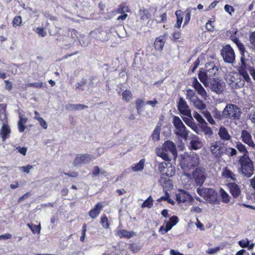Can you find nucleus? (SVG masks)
I'll return each instance as SVG.
<instances>
[{
	"instance_id": "obj_48",
	"label": "nucleus",
	"mask_w": 255,
	"mask_h": 255,
	"mask_svg": "<svg viewBox=\"0 0 255 255\" xmlns=\"http://www.w3.org/2000/svg\"><path fill=\"white\" fill-rule=\"evenodd\" d=\"M72 110H79L82 109H85L88 108L86 105L83 104H69L68 106Z\"/></svg>"
},
{
	"instance_id": "obj_16",
	"label": "nucleus",
	"mask_w": 255,
	"mask_h": 255,
	"mask_svg": "<svg viewBox=\"0 0 255 255\" xmlns=\"http://www.w3.org/2000/svg\"><path fill=\"white\" fill-rule=\"evenodd\" d=\"M210 87L213 91L215 92L218 94L222 93L224 90L223 83L218 79L213 78L211 79L210 81Z\"/></svg>"
},
{
	"instance_id": "obj_47",
	"label": "nucleus",
	"mask_w": 255,
	"mask_h": 255,
	"mask_svg": "<svg viewBox=\"0 0 255 255\" xmlns=\"http://www.w3.org/2000/svg\"><path fill=\"white\" fill-rule=\"evenodd\" d=\"M245 61V56H242L241 58V65L238 67L237 69L238 71L240 70L241 68L249 71V67H253V66L247 65Z\"/></svg>"
},
{
	"instance_id": "obj_11",
	"label": "nucleus",
	"mask_w": 255,
	"mask_h": 255,
	"mask_svg": "<svg viewBox=\"0 0 255 255\" xmlns=\"http://www.w3.org/2000/svg\"><path fill=\"white\" fill-rule=\"evenodd\" d=\"M176 200L179 204L191 202L193 198L187 192L184 190H180L179 192L176 195Z\"/></svg>"
},
{
	"instance_id": "obj_37",
	"label": "nucleus",
	"mask_w": 255,
	"mask_h": 255,
	"mask_svg": "<svg viewBox=\"0 0 255 255\" xmlns=\"http://www.w3.org/2000/svg\"><path fill=\"white\" fill-rule=\"evenodd\" d=\"M192 102H193L194 106L198 109L203 110L206 108V106L203 101L199 99L198 98Z\"/></svg>"
},
{
	"instance_id": "obj_28",
	"label": "nucleus",
	"mask_w": 255,
	"mask_h": 255,
	"mask_svg": "<svg viewBox=\"0 0 255 255\" xmlns=\"http://www.w3.org/2000/svg\"><path fill=\"white\" fill-rule=\"evenodd\" d=\"M161 129V125L158 123L151 134V137L153 141H158L160 139V133Z\"/></svg>"
},
{
	"instance_id": "obj_24",
	"label": "nucleus",
	"mask_w": 255,
	"mask_h": 255,
	"mask_svg": "<svg viewBox=\"0 0 255 255\" xmlns=\"http://www.w3.org/2000/svg\"><path fill=\"white\" fill-rule=\"evenodd\" d=\"M11 133V129L7 124H3L0 130V137L3 141L9 138Z\"/></svg>"
},
{
	"instance_id": "obj_12",
	"label": "nucleus",
	"mask_w": 255,
	"mask_h": 255,
	"mask_svg": "<svg viewBox=\"0 0 255 255\" xmlns=\"http://www.w3.org/2000/svg\"><path fill=\"white\" fill-rule=\"evenodd\" d=\"M177 109L180 113L184 116H191V111L187 104V102L180 97L177 103Z\"/></svg>"
},
{
	"instance_id": "obj_59",
	"label": "nucleus",
	"mask_w": 255,
	"mask_h": 255,
	"mask_svg": "<svg viewBox=\"0 0 255 255\" xmlns=\"http://www.w3.org/2000/svg\"><path fill=\"white\" fill-rule=\"evenodd\" d=\"M242 56H245V52L246 51V48L244 45L241 42L237 45Z\"/></svg>"
},
{
	"instance_id": "obj_54",
	"label": "nucleus",
	"mask_w": 255,
	"mask_h": 255,
	"mask_svg": "<svg viewBox=\"0 0 255 255\" xmlns=\"http://www.w3.org/2000/svg\"><path fill=\"white\" fill-rule=\"evenodd\" d=\"M86 231H87V225H86V224L84 223V224H83V226H82V235L80 238V240L82 242H83L85 241Z\"/></svg>"
},
{
	"instance_id": "obj_39",
	"label": "nucleus",
	"mask_w": 255,
	"mask_h": 255,
	"mask_svg": "<svg viewBox=\"0 0 255 255\" xmlns=\"http://www.w3.org/2000/svg\"><path fill=\"white\" fill-rule=\"evenodd\" d=\"M173 226L169 222H167L165 227L163 225L159 228V232L162 235L165 234L170 230Z\"/></svg>"
},
{
	"instance_id": "obj_17",
	"label": "nucleus",
	"mask_w": 255,
	"mask_h": 255,
	"mask_svg": "<svg viewBox=\"0 0 255 255\" xmlns=\"http://www.w3.org/2000/svg\"><path fill=\"white\" fill-rule=\"evenodd\" d=\"M226 185L234 198H237L240 195L241 190L237 184L235 182H230L227 184Z\"/></svg>"
},
{
	"instance_id": "obj_43",
	"label": "nucleus",
	"mask_w": 255,
	"mask_h": 255,
	"mask_svg": "<svg viewBox=\"0 0 255 255\" xmlns=\"http://www.w3.org/2000/svg\"><path fill=\"white\" fill-rule=\"evenodd\" d=\"M202 114L203 115L204 117L207 119L208 122L211 125H215V122L214 120V119L212 118V116H211L210 113L207 111H204L202 112Z\"/></svg>"
},
{
	"instance_id": "obj_34",
	"label": "nucleus",
	"mask_w": 255,
	"mask_h": 255,
	"mask_svg": "<svg viewBox=\"0 0 255 255\" xmlns=\"http://www.w3.org/2000/svg\"><path fill=\"white\" fill-rule=\"evenodd\" d=\"M141 249V246L138 243H132L128 245V249L133 254L138 253Z\"/></svg>"
},
{
	"instance_id": "obj_19",
	"label": "nucleus",
	"mask_w": 255,
	"mask_h": 255,
	"mask_svg": "<svg viewBox=\"0 0 255 255\" xmlns=\"http://www.w3.org/2000/svg\"><path fill=\"white\" fill-rule=\"evenodd\" d=\"M205 70L211 78L218 74L219 68L213 62H208L205 65Z\"/></svg>"
},
{
	"instance_id": "obj_53",
	"label": "nucleus",
	"mask_w": 255,
	"mask_h": 255,
	"mask_svg": "<svg viewBox=\"0 0 255 255\" xmlns=\"http://www.w3.org/2000/svg\"><path fill=\"white\" fill-rule=\"evenodd\" d=\"M236 147L239 151L244 153V154H246L248 153L245 146L241 142L237 143Z\"/></svg>"
},
{
	"instance_id": "obj_40",
	"label": "nucleus",
	"mask_w": 255,
	"mask_h": 255,
	"mask_svg": "<svg viewBox=\"0 0 255 255\" xmlns=\"http://www.w3.org/2000/svg\"><path fill=\"white\" fill-rule=\"evenodd\" d=\"M183 13L185 14L183 26H185L189 23L190 20L191 8H187Z\"/></svg>"
},
{
	"instance_id": "obj_33",
	"label": "nucleus",
	"mask_w": 255,
	"mask_h": 255,
	"mask_svg": "<svg viewBox=\"0 0 255 255\" xmlns=\"http://www.w3.org/2000/svg\"><path fill=\"white\" fill-rule=\"evenodd\" d=\"M145 159H141L137 163L135 164L134 166L131 167L132 170L134 172L142 171L144 166Z\"/></svg>"
},
{
	"instance_id": "obj_62",
	"label": "nucleus",
	"mask_w": 255,
	"mask_h": 255,
	"mask_svg": "<svg viewBox=\"0 0 255 255\" xmlns=\"http://www.w3.org/2000/svg\"><path fill=\"white\" fill-rule=\"evenodd\" d=\"M179 221L178 217L176 216H173L169 218V222L172 225L175 226Z\"/></svg>"
},
{
	"instance_id": "obj_38",
	"label": "nucleus",
	"mask_w": 255,
	"mask_h": 255,
	"mask_svg": "<svg viewBox=\"0 0 255 255\" xmlns=\"http://www.w3.org/2000/svg\"><path fill=\"white\" fill-rule=\"evenodd\" d=\"M129 11L130 9L129 7L125 3H122L120 4L117 9V12L118 13H124L126 12Z\"/></svg>"
},
{
	"instance_id": "obj_15",
	"label": "nucleus",
	"mask_w": 255,
	"mask_h": 255,
	"mask_svg": "<svg viewBox=\"0 0 255 255\" xmlns=\"http://www.w3.org/2000/svg\"><path fill=\"white\" fill-rule=\"evenodd\" d=\"M162 149L165 151H169L171 153L174 158H176L177 156V152L176 146L174 143L170 140H166L164 142L162 145Z\"/></svg>"
},
{
	"instance_id": "obj_6",
	"label": "nucleus",
	"mask_w": 255,
	"mask_h": 255,
	"mask_svg": "<svg viewBox=\"0 0 255 255\" xmlns=\"http://www.w3.org/2000/svg\"><path fill=\"white\" fill-rule=\"evenodd\" d=\"M173 124L176 129L175 134L181 137L186 138L188 133L180 119L177 116H174Z\"/></svg>"
},
{
	"instance_id": "obj_41",
	"label": "nucleus",
	"mask_w": 255,
	"mask_h": 255,
	"mask_svg": "<svg viewBox=\"0 0 255 255\" xmlns=\"http://www.w3.org/2000/svg\"><path fill=\"white\" fill-rule=\"evenodd\" d=\"M198 97L196 95L195 92L193 90L188 89L186 91V98L187 99L193 102L197 99Z\"/></svg>"
},
{
	"instance_id": "obj_35",
	"label": "nucleus",
	"mask_w": 255,
	"mask_h": 255,
	"mask_svg": "<svg viewBox=\"0 0 255 255\" xmlns=\"http://www.w3.org/2000/svg\"><path fill=\"white\" fill-rule=\"evenodd\" d=\"M135 108L138 114H140L141 108L146 105L142 99L138 98L135 101Z\"/></svg>"
},
{
	"instance_id": "obj_55",
	"label": "nucleus",
	"mask_w": 255,
	"mask_h": 255,
	"mask_svg": "<svg viewBox=\"0 0 255 255\" xmlns=\"http://www.w3.org/2000/svg\"><path fill=\"white\" fill-rule=\"evenodd\" d=\"M86 84L87 80L86 79H82L80 82H78L76 84V88L79 90H83L84 89L83 88V87L85 86Z\"/></svg>"
},
{
	"instance_id": "obj_64",
	"label": "nucleus",
	"mask_w": 255,
	"mask_h": 255,
	"mask_svg": "<svg viewBox=\"0 0 255 255\" xmlns=\"http://www.w3.org/2000/svg\"><path fill=\"white\" fill-rule=\"evenodd\" d=\"M224 9L230 15L232 14V12H234L235 11L234 7L229 4H226L225 5Z\"/></svg>"
},
{
	"instance_id": "obj_58",
	"label": "nucleus",
	"mask_w": 255,
	"mask_h": 255,
	"mask_svg": "<svg viewBox=\"0 0 255 255\" xmlns=\"http://www.w3.org/2000/svg\"><path fill=\"white\" fill-rule=\"evenodd\" d=\"M159 19L157 20L158 23H165L167 20V14L166 12H163L159 16Z\"/></svg>"
},
{
	"instance_id": "obj_20",
	"label": "nucleus",
	"mask_w": 255,
	"mask_h": 255,
	"mask_svg": "<svg viewBox=\"0 0 255 255\" xmlns=\"http://www.w3.org/2000/svg\"><path fill=\"white\" fill-rule=\"evenodd\" d=\"M104 206L102 202H98L94 206L93 208L89 211V215L92 219L96 218L103 210Z\"/></svg>"
},
{
	"instance_id": "obj_30",
	"label": "nucleus",
	"mask_w": 255,
	"mask_h": 255,
	"mask_svg": "<svg viewBox=\"0 0 255 255\" xmlns=\"http://www.w3.org/2000/svg\"><path fill=\"white\" fill-rule=\"evenodd\" d=\"M218 134L220 138H221V139L223 140L227 141L230 140L231 138V136L229 134L228 130L224 127H221L219 128Z\"/></svg>"
},
{
	"instance_id": "obj_22",
	"label": "nucleus",
	"mask_w": 255,
	"mask_h": 255,
	"mask_svg": "<svg viewBox=\"0 0 255 255\" xmlns=\"http://www.w3.org/2000/svg\"><path fill=\"white\" fill-rule=\"evenodd\" d=\"M192 86L199 95L202 97H205L207 96V92L206 90L203 87L202 85L198 82L197 78H194L193 79Z\"/></svg>"
},
{
	"instance_id": "obj_56",
	"label": "nucleus",
	"mask_w": 255,
	"mask_h": 255,
	"mask_svg": "<svg viewBox=\"0 0 255 255\" xmlns=\"http://www.w3.org/2000/svg\"><path fill=\"white\" fill-rule=\"evenodd\" d=\"M35 31L42 37H45L46 35V32L43 27H37Z\"/></svg>"
},
{
	"instance_id": "obj_36",
	"label": "nucleus",
	"mask_w": 255,
	"mask_h": 255,
	"mask_svg": "<svg viewBox=\"0 0 255 255\" xmlns=\"http://www.w3.org/2000/svg\"><path fill=\"white\" fill-rule=\"evenodd\" d=\"M220 193L222 201L225 203H228L230 200L229 194L223 188L220 189Z\"/></svg>"
},
{
	"instance_id": "obj_44",
	"label": "nucleus",
	"mask_w": 255,
	"mask_h": 255,
	"mask_svg": "<svg viewBox=\"0 0 255 255\" xmlns=\"http://www.w3.org/2000/svg\"><path fill=\"white\" fill-rule=\"evenodd\" d=\"M100 223L102 224V227L106 229H108L110 227V223L108 221V217L106 216L105 214H104L101 217Z\"/></svg>"
},
{
	"instance_id": "obj_27",
	"label": "nucleus",
	"mask_w": 255,
	"mask_h": 255,
	"mask_svg": "<svg viewBox=\"0 0 255 255\" xmlns=\"http://www.w3.org/2000/svg\"><path fill=\"white\" fill-rule=\"evenodd\" d=\"M222 176L224 178L230 179L233 181L237 180L236 175L227 167L223 168Z\"/></svg>"
},
{
	"instance_id": "obj_50",
	"label": "nucleus",
	"mask_w": 255,
	"mask_h": 255,
	"mask_svg": "<svg viewBox=\"0 0 255 255\" xmlns=\"http://www.w3.org/2000/svg\"><path fill=\"white\" fill-rule=\"evenodd\" d=\"M12 25L16 27L21 25L22 23V18L20 15L15 16L12 20Z\"/></svg>"
},
{
	"instance_id": "obj_57",
	"label": "nucleus",
	"mask_w": 255,
	"mask_h": 255,
	"mask_svg": "<svg viewBox=\"0 0 255 255\" xmlns=\"http://www.w3.org/2000/svg\"><path fill=\"white\" fill-rule=\"evenodd\" d=\"M213 22L211 20H208L206 24V29L208 31H213L214 29V26L213 24Z\"/></svg>"
},
{
	"instance_id": "obj_14",
	"label": "nucleus",
	"mask_w": 255,
	"mask_h": 255,
	"mask_svg": "<svg viewBox=\"0 0 255 255\" xmlns=\"http://www.w3.org/2000/svg\"><path fill=\"white\" fill-rule=\"evenodd\" d=\"M167 37V34L164 33L155 38L153 46L156 50L161 51L163 50Z\"/></svg>"
},
{
	"instance_id": "obj_42",
	"label": "nucleus",
	"mask_w": 255,
	"mask_h": 255,
	"mask_svg": "<svg viewBox=\"0 0 255 255\" xmlns=\"http://www.w3.org/2000/svg\"><path fill=\"white\" fill-rule=\"evenodd\" d=\"M27 226L30 228L33 234H39L41 230L40 225H36L33 224H27Z\"/></svg>"
},
{
	"instance_id": "obj_9",
	"label": "nucleus",
	"mask_w": 255,
	"mask_h": 255,
	"mask_svg": "<svg viewBox=\"0 0 255 255\" xmlns=\"http://www.w3.org/2000/svg\"><path fill=\"white\" fill-rule=\"evenodd\" d=\"M218 197V193L215 190L212 188H205V195L204 198L208 203L212 204L219 203Z\"/></svg>"
},
{
	"instance_id": "obj_23",
	"label": "nucleus",
	"mask_w": 255,
	"mask_h": 255,
	"mask_svg": "<svg viewBox=\"0 0 255 255\" xmlns=\"http://www.w3.org/2000/svg\"><path fill=\"white\" fill-rule=\"evenodd\" d=\"M152 9L148 8H140L138 11V14L140 16V19L142 20H146L149 19L152 16Z\"/></svg>"
},
{
	"instance_id": "obj_32",
	"label": "nucleus",
	"mask_w": 255,
	"mask_h": 255,
	"mask_svg": "<svg viewBox=\"0 0 255 255\" xmlns=\"http://www.w3.org/2000/svg\"><path fill=\"white\" fill-rule=\"evenodd\" d=\"M122 99L127 103L130 102L132 98V94L129 90L126 89L122 93Z\"/></svg>"
},
{
	"instance_id": "obj_26",
	"label": "nucleus",
	"mask_w": 255,
	"mask_h": 255,
	"mask_svg": "<svg viewBox=\"0 0 255 255\" xmlns=\"http://www.w3.org/2000/svg\"><path fill=\"white\" fill-rule=\"evenodd\" d=\"M28 119L23 115H19V121L17 123L18 131L20 132H23L26 128L25 124L27 122Z\"/></svg>"
},
{
	"instance_id": "obj_8",
	"label": "nucleus",
	"mask_w": 255,
	"mask_h": 255,
	"mask_svg": "<svg viewBox=\"0 0 255 255\" xmlns=\"http://www.w3.org/2000/svg\"><path fill=\"white\" fill-rule=\"evenodd\" d=\"M221 54L224 61L228 63H233L235 60V54L230 45H225L221 51Z\"/></svg>"
},
{
	"instance_id": "obj_4",
	"label": "nucleus",
	"mask_w": 255,
	"mask_h": 255,
	"mask_svg": "<svg viewBox=\"0 0 255 255\" xmlns=\"http://www.w3.org/2000/svg\"><path fill=\"white\" fill-rule=\"evenodd\" d=\"M239 163L241 165L240 170L242 173L247 177H251L254 171V164L251 159L247 154H244L240 157Z\"/></svg>"
},
{
	"instance_id": "obj_7",
	"label": "nucleus",
	"mask_w": 255,
	"mask_h": 255,
	"mask_svg": "<svg viewBox=\"0 0 255 255\" xmlns=\"http://www.w3.org/2000/svg\"><path fill=\"white\" fill-rule=\"evenodd\" d=\"M192 176L197 186H202L207 177L205 169L197 167L192 172Z\"/></svg>"
},
{
	"instance_id": "obj_10",
	"label": "nucleus",
	"mask_w": 255,
	"mask_h": 255,
	"mask_svg": "<svg viewBox=\"0 0 255 255\" xmlns=\"http://www.w3.org/2000/svg\"><path fill=\"white\" fill-rule=\"evenodd\" d=\"M93 159V156L89 154H77L73 160V165L77 166L81 164H85L91 162Z\"/></svg>"
},
{
	"instance_id": "obj_21",
	"label": "nucleus",
	"mask_w": 255,
	"mask_h": 255,
	"mask_svg": "<svg viewBox=\"0 0 255 255\" xmlns=\"http://www.w3.org/2000/svg\"><path fill=\"white\" fill-rule=\"evenodd\" d=\"M241 138L242 140L249 146L254 147L255 144L252 139V135L246 130H243L242 131Z\"/></svg>"
},
{
	"instance_id": "obj_29",
	"label": "nucleus",
	"mask_w": 255,
	"mask_h": 255,
	"mask_svg": "<svg viewBox=\"0 0 255 255\" xmlns=\"http://www.w3.org/2000/svg\"><path fill=\"white\" fill-rule=\"evenodd\" d=\"M198 78L200 81L204 84L205 86H208V79L211 80V78L208 75L207 72L200 70L198 73Z\"/></svg>"
},
{
	"instance_id": "obj_61",
	"label": "nucleus",
	"mask_w": 255,
	"mask_h": 255,
	"mask_svg": "<svg viewBox=\"0 0 255 255\" xmlns=\"http://www.w3.org/2000/svg\"><path fill=\"white\" fill-rule=\"evenodd\" d=\"M240 246L243 248H247L250 244L249 241L247 239L246 240H241L238 243Z\"/></svg>"
},
{
	"instance_id": "obj_52",
	"label": "nucleus",
	"mask_w": 255,
	"mask_h": 255,
	"mask_svg": "<svg viewBox=\"0 0 255 255\" xmlns=\"http://www.w3.org/2000/svg\"><path fill=\"white\" fill-rule=\"evenodd\" d=\"M34 119L37 120L40 125L44 128L46 129L47 128V124L46 121L41 117L39 116H35Z\"/></svg>"
},
{
	"instance_id": "obj_1",
	"label": "nucleus",
	"mask_w": 255,
	"mask_h": 255,
	"mask_svg": "<svg viewBox=\"0 0 255 255\" xmlns=\"http://www.w3.org/2000/svg\"><path fill=\"white\" fill-rule=\"evenodd\" d=\"M158 170L161 174L159 182L163 188L170 189L172 188V182L170 177L175 174V168L170 162H162L158 166Z\"/></svg>"
},
{
	"instance_id": "obj_31",
	"label": "nucleus",
	"mask_w": 255,
	"mask_h": 255,
	"mask_svg": "<svg viewBox=\"0 0 255 255\" xmlns=\"http://www.w3.org/2000/svg\"><path fill=\"white\" fill-rule=\"evenodd\" d=\"M201 130L203 131L205 135L208 136H211L213 134V131L211 128L208 126V124L206 122L205 124L199 125Z\"/></svg>"
},
{
	"instance_id": "obj_13",
	"label": "nucleus",
	"mask_w": 255,
	"mask_h": 255,
	"mask_svg": "<svg viewBox=\"0 0 255 255\" xmlns=\"http://www.w3.org/2000/svg\"><path fill=\"white\" fill-rule=\"evenodd\" d=\"M238 76L239 75L238 74L235 75L234 74V75L231 76L230 78L229 79L228 83L233 89L241 88L245 86L244 81H242L241 77L239 76L238 77Z\"/></svg>"
},
{
	"instance_id": "obj_3",
	"label": "nucleus",
	"mask_w": 255,
	"mask_h": 255,
	"mask_svg": "<svg viewBox=\"0 0 255 255\" xmlns=\"http://www.w3.org/2000/svg\"><path fill=\"white\" fill-rule=\"evenodd\" d=\"M199 162V157L197 154L184 153L180 156V165L185 173L197 167Z\"/></svg>"
},
{
	"instance_id": "obj_49",
	"label": "nucleus",
	"mask_w": 255,
	"mask_h": 255,
	"mask_svg": "<svg viewBox=\"0 0 255 255\" xmlns=\"http://www.w3.org/2000/svg\"><path fill=\"white\" fill-rule=\"evenodd\" d=\"M193 117L199 123V125L205 124L206 122L203 119L202 117L197 112H194L193 113Z\"/></svg>"
},
{
	"instance_id": "obj_63",
	"label": "nucleus",
	"mask_w": 255,
	"mask_h": 255,
	"mask_svg": "<svg viewBox=\"0 0 255 255\" xmlns=\"http://www.w3.org/2000/svg\"><path fill=\"white\" fill-rule=\"evenodd\" d=\"M16 149L19 153L24 156L26 155L27 151V148L26 147H20L19 146L16 147Z\"/></svg>"
},
{
	"instance_id": "obj_18",
	"label": "nucleus",
	"mask_w": 255,
	"mask_h": 255,
	"mask_svg": "<svg viewBox=\"0 0 255 255\" xmlns=\"http://www.w3.org/2000/svg\"><path fill=\"white\" fill-rule=\"evenodd\" d=\"M115 234L120 238H126L129 239L133 236H136V234L133 231H128L126 229H121L116 230Z\"/></svg>"
},
{
	"instance_id": "obj_25",
	"label": "nucleus",
	"mask_w": 255,
	"mask_h": 255,
	"mask_svg": "<svg viewBox=\"0 0 255 255\" xmlns=\"http://www.w3.org/2000/svg\"><path fill=\"white\" fill-rule=\"evenodd\" d=\"M248 70H245L243 68H241L240 70H238V74L241 78L242 79V81H244V85L246 82L248 85H250L252 84V80L250 78L249 74L248 73Z\"/></svg>"
},
{
	"instance_id": "obj_45",
	"label": "nucleus",
	"mask_w": 255,
	"mask_h": 255,
	"mask_svg": "<svg viewBox=\"0 0 255 255\" xmlns=\"http://www.w3.org/2000/svg\"><path fill=\"white\" fill-rule=\"evenodd\" d=\"M153 206V199L151 196H149L141 204L142 208L147 207L150 208Z\"/></svg>"
},
{
	"instance_id": "obj_60",
	"label": "nucleus",
	"mask_w": 255,
	"mask_h": 255,
	"mask_svg": "<svg viewBox=\"0 0 255 255\" xmlns=\"http://www.w3.org/2000/svg\"><path fill=\"white\" fill-rule=\"evenodd\" d=\"M188 117H189V118H183V120L188 126L190 127L192 124V123H194V122L191 115V116Z\"/></svg>"
},
{
	"instance_id": "obj_5",
	"label": "nucleus",
	"mask_w": 255,
	"mask_h": 255,
	"mask_svg": "<svg viewBox=\"0 0 255 255\" xmlns=\"http://www.w3.org/2000/svg\"><path fill=\"white\" fill-rule=\"evenodd\" d=\"M242 114L240 108L236 105L227 104L223 110L224 118L231 120H239Z\"/></svg>"
},
{
	"instance_id": "obj_46",
	"label": "nucleus",
	"mask_w": 255,
	"mask_h": 255,
	"mask_svg": "<svg viewBox=\"0 0 255 255\" xmlns=\"http://www.w3.org/2000/svg\"><path fill=\"white\" fill-rule=\"evenodd\" d=\"M249 40L251 43V48L255 52V31L250 34Z\"/></svg>"
},
{
	"instance_id": "obj_2",
	"label": "nucleus",
	"mask_w": 255,
	"mask_h": 255,
	"mask_svg": "<svg viewBox=\"0 0 255 255\" xmlns=\"http://www.w3.org/2000/svg\"><path fill=\"white\" fill-rule=\"evenodd\" d=\"M210 151L214 157L217 160L225 155L233 156L237 154L236 150L232 147H228L221 140L212 142L210 146Z\"/></svg>"
},
{
	"instance_id": "obj_51",
	"label": "nucleus",
	"mask_w": 255,
	"mask_h": 255,
	"mask_svg": "<svg viewBox=\"0 0 255 255\" xmlns=\"http://www.w3.org/2000/svg\"><path fill=\"white\" fill-rule=\"evenodd\" d=\"M158 156L161 157L163 159L167 162H170L171 159L169 158L167 151H165L161 149V151L158 153Z\"/></svg>"
}]
</instances>
